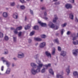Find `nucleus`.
<instances>
[{
  "label": "nucleus",
  "mask_w": 78,
  "mask_h": 78,
  "mask_svg": "<svg viewBox=\"0 0 78 78\" xmlns=\"http://www.w3.org/2000/svg\"><path fill=\"white\" fill-rule=\"evenodd\" d=\"M16 4V3H15V2H11L10 3V5L12 6H15V5Z\"/></svg>",
  "instance_id": "nucleus-33"
},
{
  "label": "nucleus",
  "mask_w": 78,
  "mask_h": 78,
  "mask_svg": "<svg viewBox=\"0 0 78 78\" xmlns=\"http://www.w3.org/2000/svg\"><path fill=\"white\" fill-rule=\"evenodd\" d=\"M20 1L22 3H24L26 2L24 1V0H20Z\"/></svg>",
  "instance_id": "nucleus-39"
},
{
  "label": "nucleus",
  "mask_w": 78,
  "mask_h": 78,
  "mask_svg": "<svg viewBox=\"0 0 78 78\" xmlns=\"http://www.w3.org/2000/svg\"><path fill=\"white\" fill-rule=\"evenodd\" d=\"M49 73H50L52 75H54V72H53L52 69H49Z\"/></svg>",
  "instance_id": "nucleus-20"
},
{
  "label": "nucleus",
  "mask_w": 78,
  "mask_h": 78,
  "mask_svg": "<svg viewBox=\"0 0 78 78\" xmlns=\"http://www.w3.org/2000/svg\"><path fill=\"white\" fill-rule=\"evenodd\" d=\"M34 40L37 41H42V39L40 38L37 37L34 38Z\"/></svg>",
  "instance_id": "nucleus-21"
},
{
  "label": "nucleus",
  "mask_w": 78,
  "mask_h": 78,
  "mask_svg": "<svg viewBox=\"0 0 78 78\" xmlns=\"http://www.w3.org/2000/svg\"><path fill=\"white\" fill-rule=\"evenodd\" d=\"M78 75V73L76 71H74L73 72V75L74 76H76Z\"/></svg>",
  "instance_id": "nucleus-29"
},
{
  "label": "nucleus",
  "mask_w": 78,
  "mask_h": 78,
  "mask_svg": "<svg viewBox=\"0 0 78 78\" xmlns=\"http://www.w3.org/2000/svg\"><path fill=\"white\" fill-rule=\"evenodd\" d=\"M45 9V8L44 7H43L42 8V9Z\"/></svg>",
  "instance_id": "nucleus-51"
},
{
  "label": "nucleus",
  "mask_w": 78,
  "mask_h": 78,
  "mask_svg": "<svg viewBox=\"0 0 78 78\" xmlns=\"http://www.w3.org/2000/svg\"><path fill=\"white\" fill-rule=\"evenodd\" d=\"M13 59H14V60H16L17 59V58H13Z\"/></svg>",
  "instance_id": "nucleus-52"
},
{
  "label": "nucleus",
  "mask_w": 78,
  "mask_h": 78,
  "mask_svg": "<svg viewBox=\"0 0 78 78\" xmlns=\"http://www.w3.org/2000/svg\"><path fill=\"white\" fill-rule=\"evenodd\" d=\"M0 20H2V19L1 18V17H0Z\"/></svg>",
  "instance_id": "nucleus-59"
},
{
  "label": "nucleus",
  "mask_w": 78,
  "mask_h": 78,
  "mask_svg": "<svg viewBox=\"0 0 78 78\" xmlns=\"http://www.w3.org/2000/svg\"><path fill=\"white\" fill-rule=\"evenodd\" d=\"M65 31V30H64L62 29L61 30V34L62 35L63 34V33H64V32Z\"/></svg>",
  "instance_id": "nucleus-35"
},
{
  "label": "nucleus",
  "mask_w": 78,
  "mask_h": 78,
  "mask_svg": "<svg viewBox=\"0 0 78 78\" xmlns=\"http://www.w3.org/2000/svg\"><path fill=\"white\" fill-rule=\"evenodd\" d=\"M13 41L14 42H16V37H13Z\"/></svg>",
  "instance_id": "nucleus-45"
},
{
  "label": "nucleus",
  "mask_w": 78,
  "mask_h": 78,
  "mask_svg": "<svg viewBox=\"0 0 78 78\" xmlns=\"http://www.w3.org/2000/svg\"><path fill=\"white\" fill-rule=\"evenodd\" d=\"M46 36L45 34H42L41 35V38H43V39H45V38H46Z\"/></svg>",
  "instance_id": "nucleus-31"
},
{
  "label": "nucleus",
  "mask_w": 78,
  "mask_h": 78,
  "mask_svg": "<svg viewBox=\"0 0 78 78\" xmlns=\"http://www.w3.org/2000/svg\"><path fill=\"white\" fill-rule=\"evenodd\" d=\"M35 45H36V46H37V45H38V43H37L35 44Z\"/></svg>",
  "instance_id": "nucleus-53"
},
{
  "label": "nucleus",
  "mask_w": 78,
  "mask_h": 78,
  "mask_svg": "<svg viewBox=\"0 0 78 78\" xmlns=\"http://www.w3.org/2000/svg\"><path fill=\"white\" fill-rule=\"evenodd\" d=\"M0 75H2V74H1V73H0Z\"/></svg>",
  "instance_id": "nucleus-63"
},
{
  "label": "nucleus",
  "mask_w": 78,
  "mask_h": 78,
  "mask_svg": "<svg viewBox=\"0 0 78 78\" xmlns=\"http://www.w3.org/2000/svg\"><path fill=\"white\" fill-rule=\"evenodd\" d=\"M54 42L55 43H56L58 44H59V41L58 40V39L54 40Z\"/></svg>",
  "instance_id": "nucleus-23"
},
{
  "label": "nucleus",
  "mask_w": 78,
  "mask_h": 78,
  "mask_svg": "<svg viewBox=\"0 0 78 78\" xmlns=\"http://www.w3.org/2000/svg\"><path fill=\"white\" fill-rule=\"evenodd\" d=\"M3 37V34L0 32V37Z\"/></svg>",
  "instance_id": "nucleus-36"
},
{
  "label": "nucleus",
  "mask_w": 78,
  "mask_h": 78,
  "mask_svg": "<svg viewBox=\"0 0 78 78\" xmlns=\"http://www.w3.org/2000/svg\"><path fill=\"white\" fill-rule=\"evenodd\" d=\"M78 49H76L75 50H74L73 51V53L74 55L76 56H77L78 55Z\"/></svg>",
  "instance_id": "nucleus-8"
},
{
  "label": "nucleus",
  "mask_w": 78,
  "mask_h": 78,
  "mask_svg": "<svg viewBox=\"0 0 78 78\" xmlns=\"http://www.w3.org/2000/svg\"><path fill=\"white\" fill-rule=\"evenodd\" d=\"M54 2H56V1H57L58 0H53Z\"/></svg>",
  "instance_id": "nucleus-58"
},
{
  "label": "nucleus",
  "mask_w": 78,
  "mask_h": 78,
  "mask_svg": "<svg viewBox=\"0 0 78 78\" xmlns=\"http://www.w3.org/2000/svg\"><path fill=\"white\" fill-rule=\"evenodd\" d=\"M38 23L41 27H46L47 26L46 23H42L41 21H38Z\"/></svg>",
  "instance_id": "nucleus-7"
},
{
  "label": "nucleus",
  "mask_w": 78,
  "mask_h": 78,
  "mask_svg": "<svg viewBox=\"0 0 78 78\" xmlns=\"http://www.w3.org/2000/svg\"><path fill=\"white\" fill-rule=\"evenodd\" d=\"M55 5H57V3H55Z\"/></svg>",
  "instance_id": "nucleus-62"
},
{
  "label": "nucleus",
  "mask_w": 78,
  "mask_h": 78,
  "mask_svg": "<svg viewBox=\"0 0 78 78\" xmlns=\"http://www.w3.org/2000/svg\"><path fill=\"white\" fill-rule=\"evenodd\" d=\"M70 32L68 31L67 32V35H69V34H70Z\"/></svg>",
  "instance_id": "nucleus-48"
},
{
  "label": "nucleus",
  "mask_w": 78,
  "mask_h": 78,
  "mask_svg": "<svg viewBox=\"0 0 78 78\" xmlns=\"http://www.w3.org/2000/svg\"><path fill=\"white\" fill-rule=\"evenodd\" d=\"M24 56L25 55H24V54L21 52H19L17 56V57L18 58H23Z\"/></svg>",
  "instance_id": "nucleus-3"
},
{
  "label": "nucleus",
  "mask_w": 78,
  "mask_h": 78,
  "mask_svg": "<svg viewBox=\"0 0 78 78\" xmlns=\"http://www.w3.org/2000/svg\"><path fill=\"white\" fill-rule=\"evenodd\" d=\"M43 0H41V2H43Z\"/></svg>",
  "instance_id": "nucleus-61"
},
{
  "label": "nucleus",
  "mask_w": 78,
  "mask_h": 78,
  "mask_svg": "<svg viewBox=\"0 0 78 78\" xmlns=\"http://www.w3.org/2000/svg\"><path fill=\"white\" fill-rule=\"evenodd\" d=\"M8 12H3L2 16L6 18L8 17Z\"/></svg>",
  "instance_id": "nucleus-12"
},
{
  "label": "nucleus",
  "mask_w": 78,
  "mask_h": 78,
  "mask_svg": "<svg viewBox=\"0 0 78 78\" xmlns=\"http://www.w3.org/2000/svg\"><path fill=\"white\" fill-rule=\"evenodd\" d=\"M22 32H20L19 34H18V36H21V35H22Z\"/></svg>",
  "instance_id": "nucleus-40"
},
{
  "label": "nucleus",
  "mask_w": 78,
  "mask_h": 78,
  "mask_svg": "<svg viewBox=\"0 0 78 78\" xmlns=\"http://www.w3.org/2000/svg\"><path fill=\"white\" fill-rule=\"evenodd\" d=\"M10 72H11V69L9 68H8L6 70L5 73L6 74H9Z\"/></svg>",
  "instance_id": "nucleus-17"
},
{
  "label": "nucleus",
  "mask_w": 78,
  "mask_h": 78,
  "mask_svg": "<svg viewBox=\"0 0 78 78\" xmlns=\"http://www.w3.org/2000/svg\"><path fill=\"white\" fill-rule=\"evenodd\" d=\"M1 59L3 61V63H6L7 67H9V66H10V62L4 60V59H5V58H4V57L1 58Z\"/></svg>",
  "instance_id": "nucleus-4"
},
{
  "label": "nucleus",
  "mask_w": 78,
  "mask_h": 78,
  "mask_svg": "<svg viewBox=\"0 0 78 78\" xmlns=\"http://www.w3.org/2000/svg\"><path fill=\"white\" fill-rule=\"evenodd\" d=\"M9 39V38H8V37L7 36H5V41H8V39Z\"/></svg>",
  "instance_id": "nucleus-37"
},
{
  "label": "nucleus",
  "mask_w": 78,
  "mask_h": 78,
  "mask_svg": "<svg viewBox=\"0 0 78 78\" xmlns=\"http://www.w3.org/2000/svg\"><path fill=\"white\" fill-rule=\"evenodd\" d=\"M30 27H31V24H29L27 26H26L25 27V30H28V29H29V28H30Z\"/></svg>",
  "instance_id": "nucleus-22"
},
{
  "label": "nucleus",
  "mask_w": 78,
  "mask_h": 78,
  "mask_svg": "<svg viewBox=\"0 0 78 78\" xmlns=\"http://www.w3.org/2000/svg\"><path fill=\"white\" fill-rule=\"evenodd\" d=\"M65 7L67 9L69 8H72V5L69 4H67L65 5Z\"/></svg>",
  "instance_id": "nucleus-9"
},
{
  "label": "nucleus",
  "mask_w": 78,
  "mask_h": 78,
  "mask_svg": "<svg viewBox=\"0 0 78 78\" xmlns=\"http://www.w3.org/2000/svg\"><path fill=\"white\" fill-rule=\"evenodd\" d=\"M72 37H75V38H76V39H77L78 37V33L77 34L76 36H75V34H74L73 35Z\"/></svg>",
  "instance_id": "nucleus-25"
},
{
  "label": "nucleus",
  "mask_w": 78,
  "mask_h": 78,
  "mask_svg": "<svg viewBox=\"0 0 78 78\" xmlns=\"http://www.w3.org/2000/svg\"><path fill=\"white\" fill-rule=\"evenodd\" d=\"M61 56H64L66 55V52L64 51H62L60 54Z\"/></svg>",
  "instance_id": "nucleus-15"
},
{
  "label": "nucleus",
  "mask_w": 78,
  "mask_h": 78,
  "mask_svg": "<svg viewBox=\"0 0 78 78\" xmlns=\"http://www.w3.org/2000/svg\"><path fill=\"white\" fill-rule=\"evenodd\" d=\"M54 17L55 18L53 20V23H55L56 22V20H57L58 19V17H57L56 15H55Z\"/></svg>",
  "instance_id": "nucleus-14"
},
{
  "label": "nucleus",
  "mask_w": 78,
  "mask_h": 78,
  "mask_svg": "<svg viewBox=\"0 0 78 78\" xmlns=\"http://www.w3.org/2000/svg\"><path fill=\"white\" fill-rule=\"evenodd\" d=\"M56 76L57 78H64L63 76L62 75H60L59 73L57 74Z\"/></svg>",
  "instance_id": "nucleus-18"
},
{
  "label": "nucleus",
  "mask_w": 78,
  "mask_h": 78,
  "mask_svg": "<svg viewBox=\"0 0 78 78\" xmlns=\"http://www.w3.org/2000/svg\"><path fill=\"white\" fill-rule=\"evenodd\" d=\"M30 66H32V67H34L33 68H34V69H37L35 68V67H37V65H36L34 63H33V62L31 63H30Z\"/></svg>",
  "instance_id": "nucleus-10"
},
{
  "label": "nucleus",
  "mask_w": 78,
  "mask_h": 78,
  "mask_svg": "<svg viewBox=\"0 0 78 78\" xmlns=\"http://www.w3.org/2000/svg\"><path fill=\"white\" fill-rule=\"evenodd\" d=\"M37 62L38 64V66H37V68L36 69L35 68H32L31 70V73L33 75H36V73H39L41 71V67H42V66H44V67H45L46 68H43L41 71L42 73H44L45 72V69H47V67H50L51 66V64L44 65L43 64L40 63H41V61L40 60H37Z\"/></svg>",
  "instance_id": "nucleus-1"
},
{
  "label": "nucleus",
  "mask_w": 78,
  "mask_h": 78,
  "mask_svg": "<svg viewBox=\"0 0 78 78\" xmlns=\"http://www.w3.org/2000/svg\"><path fill=\"white\" fill-rule=\"evenodd\" d=\"M48 25L49 27L51 28H53L55 30H58L59 28V27L55 26V24H53L51 22H50L49 23Z\"/></svg>",
  "instance_id": "nucleus-2"
},
{
  "label": "nucleus",
  "mask_w": 78,
  "mask_h": 78,
  "mask_svg": "<svg viewBox=\"0 0 78 78\" xmlns=\"http://www.w3.org/2000/svg\"><path fill=\"white\" fill-rule=\"evenodd\" d=\"M77 77L78 78V74H77Z\"/></svg>",
  "instance_id": "nucleus-64"
},
{
  "label": "nucleus",
  "mask_w": 78,
  "mask_h": 78,
  "mask_svg": "<svg viewBox=\"0 0 78 78\" xmlns=\"http://www.w3.org/2000/svg\"><path fill=\"white\" fill-rule=\"evenodd\" d=\"M67 25V23H65L64 24L61 25L62 27H66V26Z\"/></svg>",
  "instance_id": "nucleus-38"
},
{
  "label": "nucleus",
  "mask_w": 78,
  "mask_h": 78,
  "mask_svg": "<svg viewBox=\"0 0 78 78\" xmlns=\"http://www.w3.org/2000/svg\"><path fill=\"white\" fill-rule=\"evenodd\" d=\"M69 17L71 19L73 20V15L72 14H70L69 15Z\"/></svg>",
  "instance_id": "nucleus-27"
},
{
  "label": "nucleus",
  "mask_w": 78,
  "mask_h": 78,
  "mask_svg": "<svg viewBox=\"0 0 78 78\" xmlns=\"http://www.w3.org/2000/svg\"><path fill=\"white\" fill-rule=\"evenodd\" d=\"M27 1L28 2H29V1H30V0H27Z\"/></svg>",
  "instance_id": "nucleus-60"
},
{
  "label": "nucleus",
  "mask_w": 78,
  "mask_h": 78,
  "mask_svg": "<svg viewBox=\"0 0 78 78\" xmlns=\"http://www.w3.org/2000/svg\"><path fill=\"white\" fill-rule=\"evenodd\" d=\"M73 44H74V45H78V41L76 40V38H75V37H73Z\"/></svg>",
  "instance_id": "nucleus-5"
},
{
  "label": "nucleus",
  "mask_w": 78,
  "mask_h": 78,
  "mask_svg": "<svg viewBox=\"0 0 78 78\" xmlns=\"http://www.w3.org/2000/svg\"><path fill=\"white\" fill-rule=\"evenodd\" d=\"M45 46V42H43L41 44H40V48H43Z\"/></svg>",
  "instance_id": "nucleus-11"
},
{
  "label": "nucleus",
  "mask_w": 78,
  "mask_h": 78,
  "mask_svg": "<svg viewBox=\"0 0 78 78\" xmlns=\"http://www.w3.org/2000/svg\"><path fill=\"white\" fill-rule=\"evenodd\" d=\"M13 17L14 19H17L18 17V14L17 13H15L13 15Z\"/></svg>",
  "instance_id": "nucleus-16"
},
{
  "label": "nucleus",
  "mask_w": 78,
  "mask_h": 78,
  "mask_svg": "<svg viewBox=\"0 0 78 78\" xmlns=\"http://www.w3.org/2000/svg\"><path fill=\"white\" fill-rule=\"evenodd\" d=\"M75 20L76 22H78V19L76 17L75 18Z\"/></svg>",
  "instance_id": "nucleus-46"
},
{
  "label": "nucleus",
  "mask_w": 78,
  "mask_h": 78,
  "mask_svg": "<svg viewBox=\"0 0 78 78\" xmlns=\"http://www.w3.org/2000/svg\"><path fill=\"white\" fill-rule=\"evenodd\" d=\"M25 20H27V16H25Z\"/></svg>",
  "instance_id": "nucleus-56"
},
{
  "label": "nucleus",
  "mask_w": 78,
  "mask_h": 78,
  "mask_svg": "<svg viewBox=\"0 0 78 78\" xmlns=\"http://www.w3.org/2000/svg\"><path fill=\"white\" fill-rule=\"evenodd\" d=\"M38 57H39V55L38 54H37V55H35L34 58L35 59H37Z\"/></svg>",
  "instance_id": "nucleus-34"
},
{
  "label": "nucleus",
  "mask_w": 78,
  "mask_h": 78,
  "mask_svg": "<svg viewBox=\"0 0 78 78\" xmlns=\"http://www.w3.org/2000/svg\"><path fill=\"white\" fill-rule=\"evenodd\" d=\"M17 8H19V5H17Z\"/></svg>",
  "instance_id": "nucleus-55"
},
{
  "label": "nucleus",
  "mask_w": 78,
  "mask_h": 78,
  "mask_svg": "<svg viewBox=\"0 0 78 78\" xmlns=\"http://www.w3.org/2000/svg\"><path fill=\"white\" fill-rule=\"evenodd\" d=\"M44 19L45 20H47L48 19V18L47 17H44Z\"/></svg>",
  "instance_id": "nucleus-49"
},
{
  "label": "nucleus",
  "mask_w": 78,
  "mask_h": 78,
  "mask_svg": "<svg viewBox=\"0 0 78 78\" xmlns=\"http://www.w3.org/2000/svg\"><path fill=\"white\" fill-rule=\"evenodd\" d=\"M13 29H14V28L12 27L11 28V30H13Z\"/></svg>",
  "instance_id": "nucleus-57"
},
{
  "label": "nucleus",
  "mask_w": 78,
  "mask_h": 78,
  "mask_svg": "<svg viewBox=\"0 0 78 78\" xmlns=\"http://www.w3.org/2000/svg\"><path fill=\"white\" fill-rule=\"evenodd\" d=\"M34 30H38L39 27L37 26H35L33 28Z\"/></svg>",
  "instance_id": "nucleus-28"
},
{
  "label": "nucleus",
  "mask_w": 78,
  "mask_h": 78,
  "mask_svg": "<svg viewBox=\"0 0 78 78\" xmlns=\"http://www.w3.org/2000/svg\"><path fill=\"white\" fill-rule=\"evenodd\" d=\"M22 29V26H20L17 27L14 31V33H15V34H17V33H18L17 30H21Z\"/></svg>",
  "instance_id": "nucleus-6"
},
{
  "label": "nucleus",
  "mask_w": 78,
  "mask_h": 78,
  "mask_svg": "<svg viewBox=\"0 0 78 78\" xmlns=\"http://www.w3.org/2000/svg\"><path fill=\"white\" fill-rule=\"evenodd\" d=\"M71 3H74V0H69Z\"/></svg>",
  "instance_id": "nucleus-44"
},
{
  "label": "nucleus",
  "mask_w": 78,
  "mask_h": 78,
  "mask_svg": "<svg viewBox=\"0 0 78 78\" xmlns=\"http://www.w3.org/2000/svg\"><path fill=\"white\" fill-rule=\"evenodd\" d=\"M5 51L4 53V55H6V54H8V50L5 49Z\"/></svg>",
  "instance_id": "nucleus-32"
},
{
  "label": "nucleus",
  "mask_w": 78,
  "mask_h": 78,
  "mask_svg": "<svg viewBox=\"0 0 78 78\" xmlns=\"http://www.w3.org/2000/svg\"><path fill=\"white\" fill-rule=\"evenodd\" d=\"M4 69V66H2L1 68V70L2 71H3Z\"/></svg>",
  "instance_id": "nucleus-43"
},
{
  "label": "nucleus",
  "mask_w": 78,
  "mask_h": 78,
  "mask_svg": "<svg viewBox=\"0 0 78 78\" xmlns=\"http://www.w3.org/2000/svg\"><path fill=\"white\" fill-rule=\"evenodd\" d=\"M20 8L21 9H24L25 8V7L23 5H21L20 6Z\"/></svg>",
  "instance_id": "nucleus-26"
},
{
  "label": "nucleus",
  "mask_w": 78,
  "mask_h": 78,
  "mask_svg": "<svg viewBox=\"0 0 78 78\" xmlns=\"http://www.w3.org/2000/svg\"><path fill=\"white\" fill-rule=\"evenodd\" d=\"M30 12L31 13V14L32 15H33V11L32 10H30Z\"/></svg>",
  "instance_id": "nucleus-42"
},
{
  "label": "nucleus",
  "mask_w": 78,
  "mask_h": 78,
  "mask_svg": "<svg viewBox=\"0 0 78 78\" xmlns=\"http://www.w3.org/2000/svg\"><path fill=\"white\" fill-rule=\"evenodd\" d=\"M12 67H14V63H12Z\"/></svg>",
  "instance_id": "nucleus-54"
},
{
  "label": "nucleus",
  "mask_w": 78,
  "mask_h": 78,
  "mask_svg": "<svg viewBox=\"0 0 78 78\" xmlns=\"http://www.w3.org/2000/svg\"><path fill=\"white\" fill-rule=\"evenodd\" d=\"M58 51H61V48L59 46L58 47Z\"/></svg>",
  "instance_id": "nucleus-41"
},
{
  "label": "nucleus",
  "mask_w": 78,
  "mask_h": 78,
  "mask_svg": "<svg viewBox=\"0 0 78 78\" xmlns=\"http://www.w3.org/2000/svg\"><path fill=\"white\" fill-rule=\"evenodd\" d=\"M31 42V40L30 39L29 40V43H30V42Z\"/></svg>",
  "instance_id": "nucleus-50"
},
{
  "label": "nucleus",
  "mask_w": 78,
  "mask_h": 78,
  "mask_svg": "<svg viewBox=\"0 0 78 78\" xmlns=\"http://www.w3.org/2000/svg\"><path fill=\"white\" fill-rule=\"evenodd\" d=\"M35 33V31H33L32 32H31L30 34V36H31L34 35V34Z\"/></svg>",
  "instance_id": "nucleus-30"
},
{
  "label": "nucleus",
  "mask_w": 78,
  "mask_h": 78,
  "mask_svg": "<svg viewBox=\"0 0 78 78\" xmlns=\"http://www.w3.org/2000/svg\"><path fill=\"white\" fill-rule=\"evenodd\" d=\"M45 54L48 57H49L50 58H51V54H50V52L48 51H46L45 52Z\"/></svg>",
  "instance_id": "nucleus-13"
},
{
  "label": "nucleus",
  "mask_w": 78,
  "mask_h": 78,
  "mask_svg": "<svg viewBox=\"0 0 78 78\" xmlns=\"http://www.w3.org/2000/svg\"><path fill=\"white\" fill-rule=\"evenodd\" d=\"M55 54V48H53L52 52V54L53 55H54Z\"/></svg>",
  "instance_id": "nucleus-24"
},
{
  "label": "nucleus",
  "mask_w": 78,
  "mask_h": 78,
  "mask_svg": "<svg viewBox=\"0 0 78 78\" xmlns=\"http://www.w3.org/2000/svg\"><path fill=\"white\" fill-rule=\"evenodd\" d=\"M44 16H47V13L46 12H44Z\"/></svg>",
  "instance_id": "nucleus-47"
},
{
  "label": "nucleus",
  "mask_w": 78,
  "mask_h": 78,
  "mask_svg": "<svg viewBox=\"0 0 78 78\" xmlns=\"http://www.w3.org/2000/svg\"><path fill=\"white\" fill-rule=\"evenodd\" d=\"M70 66H68V68H66V71L68 73H70Z\"/></svg>",
  "instance_id": "nucleus-19"
}]
</instances>
